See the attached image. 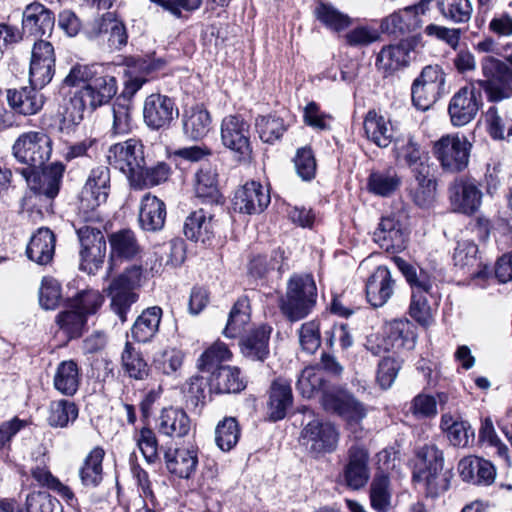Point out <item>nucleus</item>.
Listing matches in <instances>:
<instances>
[{"label":"nucleus","mask_w":512,"mask_h":512,"mask_svg":"<svg viewBox=\"0 0 512 512\" xmlns=\"http://www.w3.org/2000/svg\"><path fill=\"white\" fill-rule=\"evenodd\" d=\"M293 404V395L289 381L278 378L270 387L268 415L272 421L282 420Z\"/></svg>","instance_id":"obj_35"},{"label":"nucleus","mask_w":512,"mask_h":512,"mask_svg":"<svg viewBox=\"0 0 512 512\" xmlns=\"http://www.w3.org/2000/svg\"><path fill=\"white\" fill-rule=\"evenodd\" d=\"M240 428L234 417H225L215 429V441L222 451H230L238 442Z\"/></svg>","instance_id":"obj_60"},{"label":"nucleus","mask_w":512,"mask_h":512,"mask_svg":"<svg viewBox=\"0 0 512 512\" xmlns=\"http://www.w3.org/2000/svg\"><path fill=\"white\" fill-rule=\"evenodd\" d=\"M111 256L132 259L140 252V245L135 233L130 229H121L109 236Z\"/></svg>","instance_id":"obj_49"},{"label":"nucleus","mask_w":512,"mask_h":512,"mask_svg":"<svg viewBox=\"0 0 512 512\" xmlns=\"http://www.w3.org/2000/svg\"><path fill=\"white\" fill-rule=\"evenodd\" d=\"M64 171L65 166L60 162H55L43 168L41 173L36 169H23L22 174L32 191L53 199L59 193Z\"/></svg>","instance_id":"obj_20"},{"label":"nucleus","mask_w":512,"mask_h":512,"mask_svg":"<svg viewBox=\"0 0 512 512\" xmlns=\"http://www.w3.org/2000/svg\"><path fill=\"white\" fill-rule=\"evenodd\" d=\"M482 94L474 84L460 88L450 99L448 114L453 126L462 127L472 122L481 108Z\"/></svg>","instance_id":"obj_14"},{"label":"nucleus","mask_w":512,"mask_h":512,"mask_svg":"<svg viewBox=\"0 0 512 512\" xmlns=\"http://www.w3.org/2000/svg\"><path fill=\"white\" fill-rule=\"evenodd\" d=\"M446 77L439 65L425 66L411 86L413 105L428 110L445 93Z\"/></svg>","instance_id":"obj_8"},{"label":"nucleus","mask_w":512,"mask_h":512,"mask_svg":"<svg viewBox=\"0 0 512 512\" xmlns=\"http://www.w3.org/2000/svg\"><path fill=\"white\" fill-rule=\"evenodd\" d=\"M52 153V140L43 132L30 131L21 134L12 146V155L26 169L42 168Z\"/></svg>","instance_id":"obj_7"},{"label":"nucleus","mask_w":512,"mask_h":512,"mask_svg":"<svg viewBox=\"0 0 512 512\" xmlns=\"http://www.w3.org/2000/svg\"><path fill=\"white\" fill-rule=\"evenodd\" d=\"M80 381V370L75 361L65 360L58 364L53 378L54 387L58 392L73 396L79 389Z\"/></svg>","instance_id":"obj_41"},{"label":"nucleus","mask_w":512,"mask_h":512,"mask_svg":"<svg viewBox=\"0 0 512 512\" xmlns=\"http://www.w3.org/2000/svg\"><path fill=\"white\" fill-rule=\"evenodd\" d=\"M482 197V191L476 181L471 178H457L448 187L452 211L466 216H472L480 209Z\"/></svg>","instance_id":"obj_15"},{"label":"nucleus","mask_w":512,"mask_h":512,"mask_svg":"<svg viewBox=\"0 0 512 512\" xmlns=\"http://www.w3.org/2000/svg\"><path fill=\"white\" fill-rule=\"evenodd\" d=\"M428 3H433L442 18L452 24H466L473 14L472 0H422L417 11L425 12Z\"/></svg>","instance_id":"obj_29"},{"label":"nucleus","mask_w":512,"mask_h":512,"mask_svg":"<svg viewBox=\"0 0 512 512\" xmlns=\"http://www.w3.org/2000/svg\"><path fill=\"white\" fill-rule=\"evenodd\" d=\"M182 123L186 137L191 140H200L208 134L211 118L207 110L196 106L185 111Z\"/></svg>","instance_id":"obj_45"},{"label":"nucleus","mask_w":512,"mask_h":512,"mask_svg":"<svg viewBox=\"0 0 512 512\" xmlns=\"http://www.w3.org/2000/svg\"><path fill=\"white\" fill-rule=\"evenodd\" d=\"M88 34L90 38H99L107 35L108 45L113 50H121L128 41L125 24L113 13H106L96 19L91 24Z\"/></svg>","instance_id":"obj_27"},{"label":"nucleus","mask_w":512,"mask_h":512,"mask_svg":"<svg viewBox=\"0 0 512 512\" xmlns=\"http://www.w3.org/2000/svg\"><path fill=\"white\" fill-rule=\"evenodd\" d=\"M487 132L494 140H509L512 137V118L500 113L496 106L488 108L485 114Z\"/></svg>","instance_id":"obj_53"},{"label":"nucleus","mask_w":512,"mask_h":512,"mask_svg":"<svg viewBox=\"0 0 512 512\" xmlns=\"http://www.w3.org/2000/svg\"><path fill=\"white\" fill-rule=\"evenodd\" d=\"M79 221L83 223L76 229L81 246L82 265L94 264L97 268L103 263L106 255V241L102 232L103 219L100 216L97 222H86L79 217Z\"/></svg>","instance_id":"obj_12"},{"label":"nucleus","mask_w":512,"mask_h":512,"mask_svg":"<svg viewBox=\"0 0 512 512\" xmlns=\"http://www.w3.org/2000/svg\"><path fill=\"white\" fill-rule=\"evenodd\" d=\"M117 90L116 78L103 65L88 86H83L75 93L71 102L81 110L94 111L98 107L108 104L116 95Z\"/></svg>","instance_id":"obj_6"},{"label":"nucleus","mask_w":512,"mask_h":512,"mask_svg":"<svg viewBox=\"0 0 512 512\" xmlns=\"http://www.w3.org/2000/svg\"><path fill=\"white\" fill-rule=\"evenodd\" d=\"M317 302V287L311 274H294L279 299L282 314L291 322L306 318Z\"/></svg>","instance_id":"obj_1"},{"label":"nucleus","mask_w":512,"mask_h":512,"mask_svg":"<svg viewBox=\"0 0 512 512\" xmlns=\"http://www.w3.org/2000/svg\"><path fill=\"white\" fill-rule=\"evenodd\" d=\"M245 388L237 367L222 366L213 371L209 380V392L217 394L238 393Z\"/></svg>","instance_id":"obj_40"},{"label":"nucleus","mask_w":512,"mask_h":512,"mask_svg":"<svg viewBox=\"0 0 512 512\" xmlns=\"http://www.w3.org/2000/svg\"><path fill=\"white\" fill-rule=\"evenodd\" d=\"M178 116V108L172 98L154 93L146 97L143 105L145 124L154 130L167 128Z\"/></svg>","instance_id":"obj_19"},{"label":"nucleus","mask_w":512,"mask_h":512,"mask_svg":"<svg viewBox=\"0 0 512 512\" xmlns=\"http://www.w3.org/2000/svg\"><path fill=\"white\" fill-rule=\"evenodd\" d=\"M326 381L323 377V372L320 369L309 366L302 370L296 383V389L305 398H312L316 393L327 392L325 390Z\"/></svg>","instance_id":"obj_56"},{"label":"nucleus","mask_w":512,"mask_h":512,"mask_svg":"<svg viewBox=\"0 0 512 512\" xmlns=\"http://www.w3.org/2000/svg\"><path fill=\"white\" fill-rule=\"evenodd\" d=\"M255 128L260 139L265 143H274L286 131L283 119L276 115L258 116L255 120Z\"/></svg>","instance_id":"obj_59"},{"label":"nucleus","mask_w":512,"mask_h":512,"mask_svg":"<svg viewBox=\"0 0 512 512\" xmlns=\"http://www.w3.org/2000/svg\"><path fill=\"white\" fill-rule=\"evenodd\" d=\"M484 79L478 80V89H482L489 102H500L512 98V76L493 65L486 59L481 60Z\"/></svg>","instance_id":"obj_18"},{"label":"nucleus","mask_w":512,"mask_h":512,"mask_svg":"<svg viewBox=\"0 0 512 512\" xmlns=\"http://www.w3.org/2000/svg\"><path fill=\"white\" fill-rule=\"evenodd\" d=\"M105 452L101 447L93 448L79 468V478L86 488H96L103 480L102 462Z\"/></svg>","instance_id":"obj_43"},{"label":"nucleus","mask_w":512,"mask_h":512,"mask_svg":"<svg viewBox=\"0 0 512 512\" xmlns=\"http://www.w3.org/2000/svg\"><path fill=\"white\" fill-rule=\"evenodd\" d=\"M364 131L366 137L378 147L386 148L393 140V129L390 121L384 116L370 110L364 119Z\"/></svg>","instance_id":"obj_38"},{"label":"nucleus","mask_w":512,"mask_h":512,"mask_svg":"<svg viewBox=\"0 0 512 512\" xmlns=\"http://www.w3.org/2000/svg\"><path fill=\"white\" fill-rule=\"evenodd\" d=\"M394 153L397 165L409 168L412 174L430 167L428 152L412 136L396 139Z\"/></svg>","instance_id":"obj_24"},{"label":"nucleus","mask_w":512,"mask_h":512,"mask_svg":"<svg viewBox=\"0 0 512 512\" xmlns=\"http://www.w3.org/2000/svg\"><path fill=\"white\" fill-rule=\"evenodd\" d=\"M269 203V191L255 181L247 182L240 187L233 198L234 210L249 215L261 213Z\"/></svg>","instance_id":"obj_25"},{"label":"nucleus","mask_w":512,"mask_h":512,"mask_svg":"<svg viewBox=\"0 0 512 512\" xmlns=\"http://www.w3.org/2000/svg\"><path fill=\"white\" fill-rule=\"evenodd\" d=\"M56 323L69 338H77L86 325V316L70 307L57 315Z\"/></svg>","instance_id":"obj_61"},{"label":"nucleus","mask_w":512,"mask_h":512,"mask_svg":"<svg viewBox=\"0 0 512 512\" xmlns=\"http://www.w3.org/2000/svg\"><path fill=\"white\" fill-rule=\"evenodd\" d=\"M55 25V15L44 4L34 1L22 13V30L30 36L42 38L50 36Z\"/></svg>","instance_id":"obj_23"},{"label":"nucleus","mask_w":512,"mask_h":512,"mask_svg":"<svg viewBox=\"0 0 512 512\" xmlns=\"http://www.w3.org/2000/svg\"><path fill=\"white\" fill-rule=\"evenodd\" d=\"M157 254H159L160 265L176 267L185 260L186 246L182 239L174 238L164 243Z\"/></svg>","instance_id":"obj_63"},{"label":"nucleus","mask_w":512,"mask_h":512,"mask_svg":"<svg viewBox=\"0 0 512 512\" xmlns=\"http://www.w3.org/2000/svg\"><path fill=\"white\" fill-rule=\"evenodd\" d=\"M40 87H22L19 90H8L7 100L10 107L23 115H34L44 104L43 95L37 91Z\"/></svg>","instance_id":"obj_37"},{"label":"nucleus","mask_w":512,"mask_h":512,"mask_svg":"<svg viewBox=\"0 0 512 512\" xmlns=\"http://www.w3.org/2000/svg\"><path fill=\"white\" fill-rule=\"evenodd\" d=\"M166 205L158 197L147 193L140 202L138 222L141 229L148 232L160 231L166 221Z\"/></svg>","instance_id":"obj_31"},{"label":"nucleus","mask_w":512,"mask_h":512,"mask_svg":"<svg viewBox=\"0 0 512 512\" xmlns=\"http://www.w3.org/2000/svg\"><path fill=\"white\" fill-rule=\"evenodd\" d=\"M165 66L163 59L129 58L127 60L128 80L125 82L123 97L132 98L147 82L146 75L161 70Z\"/></svg>","instance_id":"obj_26"},{"label":"nucleus","mask_w":512,"mask_h":512,"mask_svg":"<svg viewBox=\"0 0 512 512\" xmlns=\"http://www.w3.org/2000/svg\"><path fill=\"white\" fill-rule=\"evenodd\" d=\"M250 322V303L246 296L240 297L233 305L223 333L228 338L240 335Z\"/></svg>","instance_id":"obj_50"},{"label":"nucleus","mask_w":512,"mask_h":512,"mask_svg":"<svg viewBox=\"0 0 512 512\" xmlns=\"http://www.w3.org/2000/svg\"><path fill=\"white\" fill-rule=\"evenodd\" d=\"M158 429L170 438H184L192 429V421L183 409L168 407L161 411Z\"/></svg>","instance_id":"obj_32"},{"label":"nucleus","mask_w":512,"mask_h":512,"mask_svg":"<svg viewBox=\"0 0 512 512\" xmlns=\"http://www.w3.org/2000/svg\"><path fill=\"white\" fill-rule=\"evenodd\" d=\"M162 309L152 306L145 309L135 320L131 328V336L137 342L146 343L152 340L159 330Z\"/></svg>","instance_id":"obj_39"},{"label":"nucleus","mask_w":512,"mask_h":512,"mask_svg":"<svg viewBox=\"0 0 512 512\" xmlns=\"http://www.w3.org/2000/svg\"><path fill=\"white\" fill-rule=\"evenodd\" d=\"M400 184L401 178L392 168L373 171L367 180L368 191L382 197L392 195L399 188Z\"/></svg>","instance_id":"obj_47"},{"label":"nucleus","mask_w":512,"mask_h":512,"mask_svg":"<svg viewBox=\"0 0 512 512\" xmlns=\"http://www.w3.org/2000/svg\"><path fill=\"white\" fill-rule=\"evenodd\" d=\"M395 280L386 266H378L366 281L367 301L375 308L382 307L392 297Z\"/></svg>","instance_id":"obj_28"},{"label":"nucleus","mask_w":512,"mask_h":512,"mask_svg":"<svg viewBox=\"0 0 512 512\" xmlns=\"http://www.w3.org/2000/svg\"><path fill=\"white\" fill-rule=\"evenodd\" d=\"M314 14L322 25L336 33H340L352 25L351 17L330 3L319 2Z\"/></svg>","instance_id":"obj_48"},{"label":"nucleus","mask_w":512,"mask_h":512,"mask_svg":"<svg viewBox=\"0 0 512 512\" xmlns=\"http://www.w3.org/2000/svg\"><path fill=\"white\" fill-rule=\"evenodd\" d=\"M408 231L403 223L395 216L382 217L373 232V240L387 252L403 251L408 243Z\"/></svg>","instance_id":"obj_22"},{"label":"nucleus","mask_w":512,"mask_h":512,"mask_svg":"<svg viewBox=\"0 0 512 512\" xmlns=\"http://www.w3.org/2000/svg\"><path fill=\"white\" fill-rule=\"evenodd\" d=\"M411 51L409 41L385 46L377 55L376 67L385 74H391L409 64Z\"/></svg>","instance_id":"obj_34"},{"label":"nucleus","mask_w":512,"mask_h":512,"mask_svg":"<svg viewBox=\"0 0 512 512\" xmlns=\"http://www.w3.org/2000/svg\"><path fill=\"white\" fill-rule=\"evenodd\" d=\"M108 163L121 171L130 182L141 175L144 165L143 145L136 139L112 145L107 152Z\"/></svg>","instance_id":"obj_10"},{"label":"nucleus","mask_w":512,"mask_h":512,"mask_svg":"<svg viewBox=\"0 0 512 512\" xmlns=\"http://www.w3.org/2000/svg\"><path fill=\"white\" fill-rule=\"evenodd\" d=\"M322 404L327 411L337 413L344 418L350 427L357 425L367 415L366 407L353 395L344 392H325Z\"/></svg>","instance_id":"obj_21"},{"label":"nucleus","mask_w":512,"mask_h":512,"mask_svg":"<svg viewBox=\"0 0 512 512\" xmlns=\"http://www.w3.org/2000/svg\"><path fill=\"white\" fill-rule=\"evenodd\" d=\"M372 508L377 512H387L392 507V489L390 478L383 471L375 473L369 489Z\"/></svg>","instance_id":"obj_46"},{"label":"nucleus","mask_w":512,"mask_h":512,"mask_svg":"<svg viewBox=\"0 0 512 512\" xmlns=\"http://www.w3.org/2000/svg\"><path fill=\"white\" fill-rule=\"evenodd\" d=\"M109 191L108 167L98 166L92 169L81 192L78 217L86 222H97L100 218L98 208L106 202Z\"/></svg>","instance_id":"obj_4"},{"label":"nucleus","mask_w":512,"mask_h":512,"mask_svg":"<svg viewBox=\"0 0 512 512\" xmlns=\"http://www.w3.org/2000/svg\"><path fill=\"white\" fill-rule=\"evenodd\" d=\"M472 144L464 134L443 135L434 143L433 152L442 168L450 172H460L469 163Z\"/></svg>","instance_id":"obj_9"},{"label":"nucleus","mask_w":512,"mask_h":512,"mask_svg":"<svg viewBox=\"0 0 512 512\" xmlns=\"http://www.w3.org/2000/svg\"><path fill=\"white\" fill-rule=\"evenodd\" d=\"M303 413L314 417V413L308 408H305ZM301 438L312 453H331L338 445L339 433L332 423L313 418L303 428Z\"/></svg>","instance_id":"obj_11"},{"label":"nucleus","mask_w":512,"mask_h":512,"mask_svg":"<svg viewBox=\"0 0 512 512\" xmlns=\"http://www.w3.org/2000/svg\"><path fill=\"white\" fill-rule=\"evenodd\" d=\"M222 144L235 153L238 161H247L252 154L250 125L238 115H228L221 123Z\"/></svg>","instance_id":"obj_13"},{"label":"nucleus","mask_w":512,"mask_h":512,"mask_svg":"<svg viewBox=\"0 0 512 512\" xmlns=\"http://www.w3.org/2000/svg\"><path fill=\"white\" fill-rule=\"evenodd\" d=\"M396 267L401 271L411 288L410 316L421 325H428L432 321V309L427 296L432 295L431 277L417 267L400 257H394Z\"/></svg>","instance_id":"obj_3"},{"label":"nucleus","mask_w":512,"mask_h":512,"mask_svg":"<svg viewBox=\"0 0 512 512\" xmlns=\"http://www.w3.org/2000/svg\"><path fill=\"white\" fill-rule=\"evenodd\" d=\"M78 413V407L72 401L65 399L52 401L47 421L51 427L64 428L77 419Z\"/></svg>","instance_id":"obj_55"},{"label":"nucleus","mask_w":512,"mask_h":512,"mask_svg":"<svg viewBox=\"0 0 512 512\" xmlns=\"http://www.w3.org/2000/svg\"><path fill=\"white\" fill-rule=\"evenodd\" d=\"M271 328L261 326L253 330L240 343L243 355L252 360L263 362L269 354V338Z\"/></svg>","instance_id":"obj_42"},{"label":"nucleus","mask_w":512,"mask_h":512,"mask_svg":"<svg viewBox=\"0 0 512 512\" xmlns=\"http://www.w3.org/2000/svg\"><path fill=\"white\" fill-rule=\"evenodd\" d=\"M113 122L111 133L113 135H125L131 132L133 127L132 106L129 99L117 98L112 105Z\"/></svg>","instance_id":"obj_57"},{"label":"nucleus","mask_w":512,"mask_h":512,"mask_svg":"<svg viewBox=\"0 0 512 512\" xmlns=\"http://www.w3.org/2000/svg\"><path fill=\"white\" fill-rule=\"evenodd\" d=\"M55 61L53 45L42 39L36 41L31 52L30 84L34 87L43 88L50 83L55 73Z\"/></svg>","instance_id":"obj_17"},{"label":"nucleus","mask_w":512,"mask_h":512,"mask_svg":"<svg viewBox=\"0 0 512 512\" xmlns=\"http://www.w3.org/2000/svg\"><path fill=\"white\" fill-rule=\"evenodd\" d=\"M386 338L392 349H412L415 345V334L408 320H394L387 326Z\"/></svg>","instance_id":"obj_54"},{"label":"nucleus","mask_w":512,"mask_h":512,"mask_svg":"<svg viewBox=\"0 0 512 512\" xmlns=\"http://www.w3.org/2000/svg\"><path fill=\"white\" fill-rule=\"evenodd\" d=\"M56 237L49 228H39L27 245V257L38 265L49 264L55 253Z\"/></svg>","instance_id":"obj_33"},{"label":"nucleus","mask_w":512,"mask_h":512,"mask_svg":"<svg viewBox=\"0 0 512 512\" xmlns=\"http://www.w3.org/2000/svg\"><path fill=\"white\" fill-rule=\"evenodd\" d=\"M443 464V452L435 445H425L419 450L412 479L423 486L427 496L434 498L448 490L450 473L443 472Z\"/></svg>","instance_id":"obj_2"},{"label":"nucleus","mask_w":512,"mask_h":512,"mask_svg":"<svg viewBox=\"0 0 512 512\" xmlns=\"http://www.w3.org/2000/svg\"><path fill=\"white\" fill-rule=\"evenodd\" d=\"M124 372L135 380H145L149 376V366L142 354L130 343L126 342L121 354Z\"/></svg>","instance_id":"obj_51"},{"label":"nucleus","mask_w":512,"mask_h":512,"mask_svg":"<svg viewBox=\"0 0 512 512\" xmlns=\"http://www.w3.org/2000/svg\"><path fill=\"white\" fill-rule=\"evenodd\" d=\"M218 174L209 165L201 167L195 175V192L197 197L218 202L220 193L218 189Z\"/></svg>","instance_id":"obj_52"},{"label":"nucleus","mask_w":512,"mask_h":512,"mask_svg":"<svg viewBox=\"0 0 512 512\" xmlns=\"http://www.w3.org/2000/svg\"><path fill=\"white\" fill-rule=\"evenodd\" d=\"M183 232L187 239L207 244L214 236L212 215L202 208L193 211L184 222Z\"/></svg>","instance_id":"obj_36"},{"label":"nucleus","mask_w":512,"mask_h":512,"mask_svg":"<svg viewBox=\"0 0 512 512\" xmlns=\"http://www.w3.org/2000/svg\"><path fill=\"white\" fill-rule=\"evenodd\" d=\"M232 357L227 345L222 342H215L205 350L198 359V368L201 371L213 372L222 367V362L229 361Z\"/></svg>","instance_id":"obj_58"},{"label":"nucleus","mask_w":512,"mask_h":512,"mask_svg":"<svg viewBox=\"0 0 512 512\" xmlns=\"http://www.w3.org/2000/svg\"><path fill=\"white\" fill-rule=\"evenodd\" d=\"M413 177L416 183L410 190L413 201L419 207H429L435 200L437 187L431 167L414 173Z\"/></svg>","instance_id":"obj_44"},{"label":"nucleus","mask_w":512,"mask_h":512,"mask_svg":"<svg viewBox=\"0 0 512 512\" xmlns=\"http://www.w3.org/2000/svg\"><path fill=\"white\" fill-rule=\"evenodd\" d=\"M416 22V17L413 14L412 8H407L403 12L393 13L387 17L382 27L391 34H405L413 29Z\"/></svg>","instance_id":"obj_64"},{"label":"nucleus","mask_w":512,"mask_h":512,"mask_svg":"<svg viewBox=\"0 0 512 512\" xmlns=\"http://www.w3.org/2000/svg\"><path fill=\"white\" fill-rule=\"evenodd\" d=\"M165 466L169 473L188 479L196 471L198 452L193 446L187 448H168L164 452Z\"/></svg>","instance_id":"obj_30"},{"label":"nucleus","mask_w":512,"mask_h":512,"mask_svg":"<svg viewBox=\"0 0 512 512\" xmlns=\"http://www.w3.org/2000/svg\"><path fill=\"white\" fill-rule=\"evenodd\" d=\"M142 277L141 266H131L122 274L113 278L105 289L111 299V309L124 323L127 320V312L138 300L135 289L140 286Z\"/></svg>","instance_id":"obj_5"},{"label":"nucleus","mask_w":512,"mask_h":512,"mask_svg":"<svg viewBox=\"0 0 512 512\" xmlns=\"http://www.w3.org/2000/svg\"><path fill=\"white\" fill-rule=\"evenodd\" d=\"M184 353L176 348H166L155 354L153 364L165 375L175 374L183 365Z\"/></svg>","instance_id":"obj_62"},{"label":"nucleus","mask_w":512,"mask_h":512,"mask_svg":"<svg viewBox=\"0 0 512 512\" xmlns=\"http://www.w3.org/2000/svg\"><path fill=\"white\" fill-rule=\"evenodd\" d=\"M370 453L368 448L359 442H354L347 449L346 463L343 467L342 477L347 487L360 490L370 479Z\"/></svg>","instance_id":"obj_16"}]
</instances>
